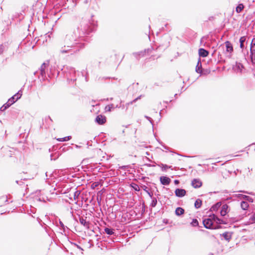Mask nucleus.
<instances>
[{
  "label": "nucleus",
  "instance_id": "9",
  "mask_svg": "<svg viewBox=\"0 0 255 255\" xmlns=\"http://www.w3.org/2000/svg\"><path fill=\"white\" fill-rule=\"evenodd\" d=\"M192 186L194 188H198L202 185V182L199 179H194L191 182Z\"/></svg>",
  "mask_w": 255,
  "mask_h": 255
},
{
  "label": "nucleus",
  "instance_id": "35",
  "mask_svg": "<svg viewBox=\"0 0 255 255\" xmlns=\"http://www.w3.org/2000/svg\"><path fill=\"white\" fill-rule=\"evenodd\" d=\"M142 97V95H140L139 96H138V97H137L136 98H135V99H134L133 100H132V101H131L130 103H127L126 104V106H127V108L126 109H128V106H129L130 104H132L133 103H135L136 101H137L139 99H140L141 97Z\"/></svg>",
  "mask_w": 255,
  "mask_h": 255
},
{
  "label": "nucleus",
  "instance_id": "44",
  "mask_svg": "<svg viewBox=\"0 0 255 255\" xmlns=\"http://www.w3.org/2000/svg\"><path fill=\"white\" fill-rule=\"evenodd\" d=\"M16 183H17V184H18V185H20V186H21V185L23 184V181H18V180H16Z\"/></svg>",
  "mask_w": 255,
  "mask_h": 255
},
{
  "label": "nucleus",
  "instance_id": "48",
  "mask_svg": "<svg viewBox=\"0 0 255 255\" xmlns=\"http://www.w3.org/2000/svg\"><path fill=\"white\" fill-rule=\"evenodd\" d=\"M252 221L255 222V214H254L252 217Z\"/></svg>",
  "mask_w": 255,
  "mask_h": 255
},
{
  "label": "nucleus",
  "instance_id": "17",
  "mask_svg": "<svg viewBox=\"0 0 255 255\" xmlns=\"http://www.w3.org/2000/svg\"><path fill=\"white\" fill-rule=\"evenodd\" d=\"M212 216H213V219H214V221H215L217 224H226L225 221H224L222 219H219L215 214H213Z\"/></svg>",
  "mask_w": 255,
  "mask_h": 255
},
{
  "label": "nucleus",
  "instance_id": "12",
  "mask_svg": "<svg viewBox=\"0 0 255 255\" xmlns=\"http://www.w3.org/2000/svg\"><path fill=\"white\" fill-rule=\"evenodd\" d=\"M235 197L238 198H240L241 199H243L245 200L246 201H249L250 202H253L254 200L253 198L249 196L243 195V194H236L235 195Z\"/></svg>",
  "mask_w": 255,
  "mask_h": 255
},
{
  "label": "nucleus",
  "instance_id": "62",
  "mask_svg": "<svg viewBox=\"0 0 255 255\" xmlns=\"http://www.w3.org/2000/svg\"><path fill=\"white\" fill-rule=\"evenodd\" d=\"M113 99V98H111L110 99V100H112Z\"/></svg>",
  "mask_w": 255,
  "mask_h": 255
},
{
  "label": "nucleus",
  "instance_id": "26",
  "mask_svg": "<svg viewBox=\"0 0 255 255\" xmlns=\"http://www.w3.org/2000/svg\"><path fill=\"white\" fill-rule=\"evenodd\" d=\"M246 40V38L245 36H242L240 39V47L242 49L244 48V42Z\"/></svg>",
  "mask_w": 255,
  "mask_h": 255
},
{
  "label": "nucleus",
  "instance_id": "32",
  "mask_svg": "<svg viewBox=\"0 0 255 255\" xmlns=\"http://www.w3.org/2000/svg\"><path fill=\"white\" fill-rule=\"evenodd\" d=\"M71 138L72 137L71 136H66V137H64L63 138H58L57 140H58L59 141H66L69 140L70 139H71Z\"/></svg>",
  "mask_w": 255,
  "mask_h": 255
},
{
  "label": "nucleus",
  "instance_id": "27",
  "mask_svg": "<svg viewBox=\"0 0 255 255\" xmlns=\"http://www.w3.org/2000/svg\"><path fill=\"white\" fill-rule=\"evenodd\" d=\"M244 6L243 4L240 3L237 7L236 9V11L237 13H240L243 9Z\"/></svg>",
  "mask_w": 255,
  "mask_h": 255
},
{
  "label": "nucleus",
  "instance_id": "14",
  "mask_svg": "<svg viewBox=\"0 0 255 255\" xmlns=\"http://www.w3.org/2000/svg\"><path fill=\"white\" fill-rule=\"evenodd\" d=\"M228 206L227 204H224L222 206L220 211V214L222 216H225L228 212Z\"/></svg>",
  "mask_w": 255,
  "mask_h": 255
},
{
  "label": "nucleus",
  "instance_id": "5",
  "mask_svg": "<svg viewBox=\"0 0 255 255\" xmlns=\"http://www.w3.org/2000/svg\"><path fill=\"white\" fill-rule=\"evenodd\" d=\"M153 49L152 48H148L145 49L144 51H141L138 52H135L133 53V55L136 59H139L140 57H143L145 56L146 53H150L151 50Z\"/></svg>",
  "mask_w": 255,
  "mask_h": 255
},
{
  "label": "nucleus",
  "instance_id": "3",
  "mask_svg": "<svg viewBox=\"0 0 255 255\" xmlns=\"http://www.w3.org/2000/svg\"><path fill=\"white\" fill-rule=\"evenodd\" d=\"M214 219H213L212 215L210 216V218L205 219L203 221L204 226L206 229H216L220 228L219 226L214 227L213 226Z\"/></svg>",
  "mask_w": 255,
  "mask_h": 255
},
{
  "label": "nucleus",
  "instance_id": "54",
  "mask_svg": "<svg viewBox=\"0 0 255 255\" xmlns=\"http://www.w3.org/2000/svg\"><path fill=\"white\" fill-rule=\"evenodd\" d=\"M146 188H147V187H146V186H144L143 190H144V191H145L146 192V191H147V190H146Z\"/></svg>",
  "mask_w": 255,
  "mask_h": 255
},
{
  "label": "nucleus",
  "instance_id": "16",
  "mask_svg": "<svg viewBox=\"0 0 255 255\" xmlns=\"http://www.w3.org/2000/svg\"><path fill=\"white\" fill-rule=\"evenodd\" d=\"M208 54L209 52L203 48H200L199 49V55L200 56L205 57L208 56Z\"/></svg>",
  "mask_w": 255,
  "mask_h": 255
},
{
  "label": "nucleus",
  "instance_id": "60",
  "mask_svg": "<svg viewBox=\"0 0 255 255\" xmlns=\"http://www.w3.org/2000/svg\"><path fill=\"white\" fill-rule=\"evenodd\" d=\"M209 255H213L212 253H210Z\"/></svg>",
  "mask_w": 255,
  "mask_h": 255
},
{
  "label": "nucleus",
  "instance_id": "64",
  "mask_svg": "<svg viewBox=\"0 0 255 255\" xmlns=\"http://www.w3.org/2000/svg\"><path fill=\"white\" fill-rule=\"evenodd\" d=\"M76 147L77 148L79 147V146H78V145H76Z\"/></svg>",
  "mask_w": 255,
  "mask_h": 255
},
{
  "label": "nucleus",
  "instance_id": "6",
  "mask_svg": "<svg viewBox=\"0 0 255 255\" xmlns=\"http://www.w3.org/2000/svg\"><path fill=\"white\" fill-rule=\"evenodd\" d=\"M244 67L242 64L236 62L233 67V69L237 73L242 74L244 70Z\"/></svg>",
  "mask_w": 255,
  "mask_h": 255
},
{
  "label": "nucleus",
  "instance_id": "31",
  "mask_svg": "<svg viewBox=\"0 0 255 255\" xmlns=\"http://www.w3.org/2000/svg\"><path fill=\"white\" fill-rule=\"evenodd\" d=\"M8 101L5 104H4L0 109V110L1 111H4V110H5L6 109H7L8 108H9L11 105H10V104L8 105Z\"/></svg>",
  "mask_w": 255,
  "mask_h": 255
},
{
  "label": "nucleus",
  "instance_id": "59",
  "mask_svg": "<svg viewBox=\"0 0 255 255\" xmlns=\"http://www.w3.org/2000/svg\"><path fill=\"white\" fill-rule=\"evenodd\" d=\"M48 119H49L50 120L52 121V120L51 119V118H50V117H48Z\"/></svg>",
  "mask_w": 255,
  "mask_h": 255
},
{
  "label": "nucleus",
  "instance_id": "7",
  "mask_svg": "<svg viewBox=\"0 0 255 255\" xmlns=\"http://www.w3.org/2000/svg\"><path fill=\"white\" fill-rule=\"evenodd\" d=\"M95 122L98 124L102 125L106 122V117L102 115H98L95 119Z\"/></svg>",
  "mask_w": 255,
  "mask_h": 255
},
{
  "label": "nucleus",
  "instance_id": "4",
  "mask_svg": "<svg viewBox=\"0 0 255 255\" xmlns=\"http://www.w3.org/2000/svg\"><path fill=\"white\" fill-rule=\"evenodd\" d=\"M22 96V92L21 91H19L17 93L12 96L8 100V104H10V105L13 104L15 102H16L18 99H19Z\"/></svg>",
  "mask_w": 255,
  "mask_h": 255
},
{
  "label": "nucleus",
  "instance_id": "29",
  "mask_svg": "<svg viewBox=\"0 0 255 255\" xmlns=\"http://www.w3.org/2000/svg\"><path fill=\"white\" fill-rule=\"evenodd\" d=\"M151 199H152V201H151V203L150 206L151 207H155L156 206L157 203V199L155 197H153L151 198Z\"/></svg>",
  "mask_w": 255,
  "mask_h": 255
},
{
  "label": "nucleus",
  "instance_id": "15",
  "mask_svg": "<svg viewBox=\"0 0 255 255\" xmlns=\"http://www.w3.org/2000/svg\"><path fill=\"white\" fill-rule=\"evenodd\" d=\"M79 222L80 223V224L81 225H83L86 228H87V229L89 228L90 223H89V222L87 221L86 219H84L82 217H80L79 218Z\"/></svg>",
  "mask_w": 255,
  "mask_h": 255
},
{
  "label": "nucleus",
  "instance_id": "20",
  "mask_svg": "<svg viewBox=\"0 0 255 255\" xmlns=\"http://www.w3.org/2000/svg\"><path fill=\"white\" fill-rule=\"evenodd\" d=\"M61 186H63V187L62 188V189H61L60 192H61V193L62 194H65L67 192H68L69 191V190H71L72 189L69 188V187H66L67 186V185L66 184H64V185H61Z\"/></svg>",
  "mask_w": 255,
  "mask_h": 255
},
{
  "label": "nucleus",
  "instance_id": "18",
  "mask_svg": "<svg viewBox=\"0 0 255 255\" xmlns=\"http://www.w3.org/2000/svg\"><path fill=\"white\" fill-rule=\"evenodd\" d=\"M8 202L7 197L6 196H2L0 197V207L4 205Z\"/></svg>",
  "mask_w": 255,
  "mask_h": 255
},
{
  "label": "nucleus",
  "instance_id": "10",
  "mask_svg": "<svg viewBox=\"0 0 255 255\" xmlns=\"http://www.w3.org/2000/svg\"><path fill=\"white\" fill-rule=\"evenodd\" d=\"M186 191L185 189L177 188L175 191V195L178 197H182L186 194Z\"/></svg>",
  "mask_w": 255,
  "mask_h": 255
},
{
  "label": "nucleus",
  "instance_id": "28",
  "mask_svg": "<svg viewBox=\"0 0 255 255\" xmlns=\"http://www.w3.org/2000/svg\"><path fill=\"white\" fill-rule=\"evenodd\" d=\"M105 232L109 235H112L114 234V230L111 228H106L105 229Z\"/></svg>",
  "mask_w": 255,
  "mask_h": 255
},
{
  "label": "nucleus",
  "instance_id": "57",
  "mask_svg": "<svg viewBox=\"0 0 255 255\" xmlns=\"http://www.w3.org/2000/svg\"><path fill=\"white\" fill-rule=\"evenodd\" d=\"M37 73H38V71H36L34 73V75H36Z\"/></svg>",
  "mask_w": 255,
  "mask_h": 255
},
{
  "label": "nucleus",
  "instance_id": "40",
  "mask_svg": "<svg viewBox=\"0 0 255 255\" xmlns=\"http://www.w3.org/2000/svg\"><path fill=\"white\" fill-rule=\"evenodd\" d=\"M5 50V46L3 44L0 45V55L2 54Z\"/></svg>",
  "mask_w": 255,
  "mask_h": 255
},
{
  "label": "nucleus",
  "instance_id": "41",
  "mask_svg": "<svg viewBox=\"0 0 255 255\" xmlns=\"http://www.w3.org/2000/svg\"><path fill=\"white\" fill-rule=\"evenodd\" d=\"M221 204H219V203L216 204L215 205L212 206V209L214 211H216L218 209V207L220 206Z\"/></svg>",
  "mask_w": 255,
  "mask_h": 255
},
{
  "label": "nucleus",
  "instance_id": "51",
  "mask_svg": "<svg viewBox=\"0 0 255 255\" xmlns=\"http://www.w3.org/2000/svg\"><path fill=\"white\" fill-rule=\"evenodd\" d=\"M162 146L166 149H168V147L166 146L165 145H163L162 144Z\"/></svg>",
  "mask_w": 255,
  "mask_h": 255
},
{
  "label": "nucleus",
  "instance_id": "37",
  "mask_svg": "<svg viewBox=\"0 0 255 255\" xmlns=\"http://www.w3.org/2000/svg\"><path fill=\"white\" fill-rule=\"evenodd\" d=\"M191 225L193 227H197V226H198V225H199V223H198V220L197 219H193L192 222L191 223Z\"/></svg>",
  "mask_w": 255,
  "mask_h": 255
},
{
  "label": "nucleus",
  "instance_id": "53",
  "mask_svg": "<svg viewBox=\"0 0 255 255\" xmlns=\"http://www.w3.org/2000/svg\"><path fill=\"white\" fill-rule=\"evenodd\" d=\"M147 166L148 167H152V166H154V165H151L150 164H146Z\"/></svg>",
  "mask_w": 255,
  "mask_h": 255
},
{
  "label": "nucleus",
  "instance_id": "30",
  "mask_svg": "<svg viewBox=\"0 0 255 255\" xmlns=\"http://www.w3.org/2000/svg\"><path fill=\"white\" fill-rule=\"evenodd\" d=\"M73 199L74 200H76L77 199H78L79 195L80 194V191L79 190H76L73 192Z\"/></svg>",
  "mask_w": 255,
  "mask_h": 255
},
{
  "label": "nucleus",
  "instance_id": "46",
  "mask_svg": "<svg viewBox=\"0 0 255 255\" xmlns=\"http://www.w3.org/2000/svg\"><path fill=\"white\" fill-rule=\"evenodd\" d=\"M146 193L148 194V195L150 196L151 198L153 197V194L149 192L148 191H146Z\"/></svg>",
  "mask_w": 255,
  "mask_h": 255
},
{
  "label": "nucleus",
  "instance_id": "21",
  "mask_svg": "<svg viewBox=\"0 0 255 255\" xmlns=\"http://www.w3.org/2000/svg\"><path fill=\"white\" fill-rule=\"evenodd\" d=\"M184 213V210L181 207H178L175 210V214L177 216H180V215L183 214Z\"/></svg>",
  "mask_w": 255,
  "mask_h": 255
},
{
  "label": "nucleus",
  "instance_id": "22",
  "mask_svg": "<svg viewBox=\"0 0 255 255\" xmlns=\"http://www.w3.org/2000/svg\"><path fill=\"white\" fill-rule=\"evenodd\" d=\"M249 205L248 203L246 201H242L241 203V207L242 209L244 210H247L249 208Z\"/></svg>",
  "mask_w": 255,
  "mask_h": 255
},
{
  "label": "nucleus",
  "instance_id": "1",
  "mask_svg": "<svg viewBox=\"0 0 255 255\" xmlns=\"http://www.w3.org/2000/svg\"><path fill=\"white\" fill-rule=\"evenodd\" d=\"M95 27L96 24L94 21L82 19L80 26L76 30H74L73 34H67L59 42L66 46H70L74 49L79 50V51L85 46V43L83 41H88L89 38L86 35L93 32Z\"/></svg>",
  "mask_w": 255,
  "mask_h": 255
},
{
  "label": "nucleus",
  "instance_id": "42",
  "mask_svg": "<svg viewBox=\"0 0 255 255\" xmlns=\"http://www.w3.org/2000/svg\"><path fill=\"white\" fill-rule=\"evenodd\" d=\"M69 73L70 75H75L76 73V71L74 70V69L72 68H71V69L70 70Z\"/></svg>",
  "mask_w": 255,
  "mask_h": 255
},
{
  "label": "nucleus",
  "instance_id": "33",
  "mask_svg": "<svg viewBox=\"0 0 255 255\" xmlns=\"http://www.w3.org/2000/svg\"><path fill=\"white\" fill-rule=\"evenodd\" d=\"M251 51H255V38H253L251 44Z\"/></svg>",
  "mask_w": 255,
  "mask_h": 255
},
{
  "label": "nucleus",
  "instance_id": "11",
  "mask_svg": "<svg viewBox=\"0 0 255 255\" xmlns=\"http://www.w3.org/2000/svg\"><path fill=\"white\" fill-rule=\"evenodd\" d=\"M160 181L161 183L164 185H168L171 182V179L166 176H161L160 177Z\"/></svg>",
  "mask_w": 255,
  "mask_h": 255
},
{
  "label": "nucleus",
  "instance_id": "56",
  "mask_svg": "<svg viewBox=\"0 0 255 255\" xmlns=\"http://www.w3.org/2000/svg\"><path fill=\"white\" fill-rule=\"evenodd\" d=\"M74 245L75 246H76L78 248H80V247H79L78 245H77V244H74Z\"/></svg>",
  "mask_w": 255,
  "mask_h": 255
},
{
  "label": "nucleus",
  "instance_id": "39",
  "mask_svg": "<svg viewBox=\"0 0 255 255\" xmlns=\"http://www.w3.org/2000/svg\"><path fill=\"white\" fill-rule=\"evenodd\" d=\"M114 108V105L112 104H110V105H109L105 107V110L107 112H111V109L112 108Z\"/></svg>",
  "mask_w": 255,
  "mask_h": 255
},
{
  "label": "nucleus",
  "instance_id": "2",
  "mask_svg": "<svg viewBox=\"0 0 255 255\" xmlns=\"http://www.w3.org/2000/svg\"><path fill=\"white\" fill-rule=\"evenodd\" d=\"M58 50L59 53L62 55H72L79 52V50L71 48L70 46H66L60 42L58 43Z\"/></svg>",
  "mask_w": 255,
  "mask_h": 255
},
{
  "label": "nucleus",
  "instance_id": "43",
  "mask_svg": "<svg viewBox=\"0 0 255 255\" xmlns=\"http://www.w3.org/2000/svg\"><path fill=\"white\" fill-rule=\"evenodd\" d=\"M67 80L70 83V82L74 83V82L76 80L75 79L70 78V77L67 78Z\"/></svg>",
  "mask_w": 255,
  "mask_h": 255
},
{
  "label": "nucleus",
  "instance_id": "25",
  "mask_svg": "<svg viewBox=\"0 0 255 255\" xmlns=\"http://www.w3.org/2000/svg\"><path fill=\"white\" fill-rule=\"evenodd\" d=\"M222 236L226 240L228 241H229L230 240V239H231V237H232L231 235L229 232H225V233H223Z\"/></svg>",
  "mask_w": 255,
  "mask_h": 255
},
{
  "label": "nucleus",
  "instance_id": "45",
  "mask_svg": "<svg viewBox=\"0 0 255 255\" xmlns=\"http://www.w3.org/2000/svg\"><path fill=\"white\" fill-rule=\"evenodd\" d=\"M239 192H242V193H246V194H252V193H250V192H248L247 191H244V190H241V191H238Z\"/></svg>",
  "mask_w": 255,
  "mask_h": 255
},
{
  "label": "nucleus",
  "instance_id": "50",
  "mask_svg": "<svg viewBox=\"0 0 255 255\" xmlns=\"http://www.w3.org/2000/svg\"><path fill=\"white\" fill-rule=\"evenodd\" d=\"M148 121H149V122L152 124V125L153 126V120H152V119L150 118V119L148 120Z\"/></svg>",
  "mask_w": 255,
  "mask_h": 255
},
{
  "label": "nucleus",
  "instance_id": "49",
  "mask_svg": "<svg viewBox=\"0 0 255 255\" xmlns=\"http://www.w3.org/2000/svg\"><path fill=\"white\" fill-rule=\"evenodd\" d=\"M174 182L176 185H177L179 183V181L178 180H175Z\"/></svg>",
  "mask_w": 255,
  "mask_h": 255
},
{
  "label": "nucleus",
  "instance_id": "23",
  "mask_svg": "<svg viewBox=\"0 0 255 255\" xmlns=\"http://www.w3.org/2000/svg\"><path fill=\"white\" fill-rule=\"evenodd\" d=\"M158 166H159L161 168V170L163 171H166L167 169L169 168L172 169L171 166H168L166 164H164L163 163H161L160 164L158 165Z\"/></svg>",
  "mask_w": 255,
  "mask_h": 255
},
{
  "label": "nucleus",
  "instance_id": "13",
  "mask_svg": "<svg viewBox=\"0 0 255 255\" xmlns=\"http://www.w3.org/2000/svg\"><path fill=\"white\" fill-rule=\"evenodd\" d=\"M225 44L226 52L231 53L233 51V47L232 43L230 41H227L225 42Z\"/></svg>",
  "mask_w": 255,
  "mask_h": 255
},
{
  "label": "nucleus",
  "instance_id": "8",
  "mask_svg": "<svg viewBox=\"0 0 255 255\" xmlns=\"http://www.w3.org/2000/svg\"><path fill=\"white\" fill-rule=\"evenodd\" d=\"M46 67V64L45 63H43L41 65V66L40 68V69H39L40 75L41 77V78L40 79V80H45V79L46 78V72H45Z\"/></svg>",
  "mask_w": 255,
  "mask_h": 255
},
{
  "label": "nucleus",
  "instance_id": "61",
  "mask_svg": "<svg viewBox=\"0 0 255 255\" xmlns=\"http://www.w3.org/2000/svg\"><path fill=\"white\" fill-rule=\"evenodd\" d=\"M122 108H124V105H123V106H122Z\"/></svg>",
  "mask_w": 255,
  "mask_h": 255
},
{
  "label": "nucleus",
  "instance_id": "24",
  "mask_svg": "<svg viewBox=\"0 0 255 255\" xmlns=\"http://www.w3.org/2000/svg\"><path fill=\"white\" fill-rule=\"evenodd\" d=\"M202 200L200 199H198L196 200L194 203V206L196 209H199L202 205Z\"/></svg>",
  "mask_w": 255,
  "mask_h": 255
},
{
  "label": "nucleus",
  "instance_id": "52",
  "mask_svg": "<svg viewBox=\"0 0 255 255\" xmlns=\"http://www.w3.org/2000/svg\"><path fill=\"white\" fill-rule=\"evenodd\" d=\"M144 117H145V118L147 120H148L150 119V118L149 117L147 116H144Z\"/></svg>",
  "mask_w": 255,
  "mask_h": 255
},
{
  "label": "nucleus",
  "instance_id": "55",
  "mask_svg": "<svg viewBox=\"0 0 255 255\" xmlns=\"http://www.w3.org/2000/svg\"><path fill=\"white\" fill-rule=\"evenodd\" d=\"M121 107H122V105H121L120 106H119L118 105H117L116 107V108H120Z\"/></svg>",
  "mask_w": 255,
  "mask_h": 255
},
{
  "label": "nucleus",
  "instance_id": "34",
  "mask_svg": "<svg viewBox=\"0 0 255 255\" xmlns=\"http://www.w3.org/2000/svg\"><path fill=\"white\" fill-rule=\"evenodd\" d=\"M59 153H55L54 154H51L50 155L51 160H55L59 157Z\"/></svg>",
  "mask_w": 255,
  "mask_h": 255
},
{
  "label": "nucleus",
  "instance_id": "47",
  "mask_svg": "<svg viewBox=\"0 0 255 255\" xmlns=\"http://www.w3.org/2000/svg\"><path fill=\"white\" fill-rule=\"evenodd\" d=\"M59 224H60V226H61L62 228H63V229H64L65 227H64V225L63 223L61 221H60V222H59Z\"/></svg>",
  "mask_w": 255,
  "mask_h": 255
},
{
  "label": "nucleus",
  "instance_id": "36",
  "mask_svg": "<svg viewBox=\"0 0 255 255\" xmlns=\"http://www.w3.org/2000/svg\"><path fill=\"white\" fill-rule=\"evenodd\" d=\"M130 186L135 191H138L140 190L138 185L135 183H131Z\"/></svg>",
  "mask_w": 255,
  "mask_h": 255
},
{
  "label": "nucleus",
  "instance_id": "19",
  "mask_svg": "<svg viewBox=\"0 0 255 255\" xmlns=\"http://www.w3.org/2000/svg\"><path fill=\"white\" fill-rule=\"evenodd\" d=\"M202 63L200 61V59L198 60V61L197 62L196 67V71L198 73L201 74L202 73Z\"/></svg>",
  "mask_w": 255,
  "mask_h": 255
},
{
  "label": "nucleus",
  "instance_id": "58",
  "mask_svg": "<svg viewBox=\"0 0 255 255\" xmlns=\"http://www.w3.org/2000/svg\"><path fill=\"white\" fill-rule=\"evenodd\" d=\"M146 154H147V155H149V153L148 152H146Z\"/></svg>",
  "mask_w": 255,
  "mask_h": 255
},
{
  "label": "nucleus",
  "instance_id": "38",
  "mask_svg": "<svg viewBox=\"0 0 255 255\" xmlns=\"http://www.w3.org/2000/svg\"><path fill=\"white\" fill-rule=\"evenodd\" d=\"M251 53L252 62L253 64H255V51H251Z\"/></svg>",
  "mask_w": 255,
  "mask_h": 255
},
{
  "label": "nucleus",
  "instance_id": "63",
  "mask_svg": "<svg viewBox=\"0 0 255 255\" xmlns=\"http://www.w3.org/2000/svg\"><path fill=\"white\" fill-rule=\"evenodd\" d=\"M147 159L149 161H151V160L149 159V158H147Z\"/></svg>",
  "mask_w": 255,
  "mask_h": 255
}]
</instances>
